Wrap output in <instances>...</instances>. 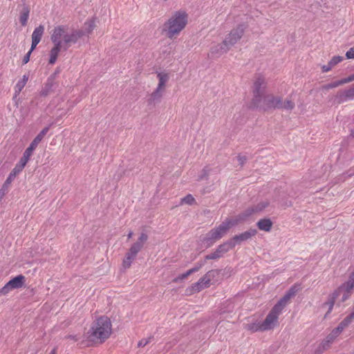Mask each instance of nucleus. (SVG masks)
Segmentation results:
<instances>
[{
    "instance_id": "58836bf2",
    "label": "nucleus",
    "mask_w": 354,
    "mask_h": 354,
    "mask_svg": "<svg viewBox=\"0 0 354 354\" xmlns=\"http://www.w3.org/2000/svg\"><path fill=\"white\" fill-rule=\"evenodd\" d=\"M85 25L87 26V32L90 33L93 31L95 28V21L93 20H89L85 23Z\"/></svg>"
},
{
    "instance_id": "4d7b16f0",
    "label": "nucleus",
    "mask_w": 354,
    "mask_h": 354,
    "mask_svg": "<svg viewBox=\"0 0 354 354\" xmlns=\"http://www.w3.org/2000/svg\"><path fill=\"white\" fill-rule=\"evenodd\" d=\"M133 234V232H132L131 230H130V231L129 232L128 234H127V238H128L129 239H131V238L132 237Z\"/></svg>"
},
{
    "instance_id": "a19ab883",
    "label": "nucleus",
    "mask_w": 354,
    "mask_h": 354,
    "mask_svg": "<svg viewBox=\"0 0 354 354\" xmlns=\"http://www.w3.org/2000/svg\"><path fill=\"white\" fill-rule=\"evenodd\" d=\"M33 51V50H32V48L30 47V49L29 50V51L25 55V56L24 57L23 59H22V64H27L29 60H30V55L32 53V52Z\"/></svg>"
},
{
    "instance_id": "4468645a",
    "label": "nucleus",
    "mask_w": 354,
    "mask_h": 354,
    "mask_svg": "<svg viewBox=\"0 0 354 354\" xmlns=\"http://www.w3.org/2000/svg\"><path fill=\"white\" fill-rule=\"evenodd\" d=\"M50 127H44L38 135L33 139V140L30 144L29 147L26 149L28 152L32 154L34 150L37 148L39 143L42 140L46 133L48 132Z\"/></svg>"
},
{
    "instance_id": "052dcab7",
    "label": "nucleus",
    "mask_w": 354,
    "mask_h": 354,
    "mask_svg": "<svg viewBox=\"0 0 354 354\" xmlns=\"http://www.w3.org/2000/svg\"><path fill=\"white\" fill-rule=\"evenodd\" d=\"M352 312L354 313V306L352 308Z\"/></svg>"
},
{
    "instance_id": "9d476101",
    "label": "nucleus",
    "mask_w": 354,
    "mask_h": 354,
    "mask_svg": "<svg viewBox=\"0 0 354 354\" xmlns=\"http://www.w3.org/2000/svg\"><path fill=\"white\" fill-rule=\"evenodd\" d=\"M244 31L245 27L243 24H240L236 28H233L223 40L225 45H227L230 48L243 37Z\"/></svg>"
},
{
    "instance_id": "f8f14e48",
    "label": "nucleus",
    "mask_w": 354,
    "mask_h": 354,
    "mask_svg": "<svg viewBox=\"0 0 354 354\" xmlns=\"http://www.w3.org/2000/svg\"><path fill=\"white\" fill-rule=\"evenodd\" d=\"M257 234V230L254 228H250L248 230L240 234L234 236L231 239L233 241L234 246L236 244H240L243 241H246L249 239H251L253 236H256Z\"/></svg>"
},
{
    "instance_id": "603ef678",
    "label": "nucleus",
    "mask_w": 354,
    "mask_h": 354,
    "mask_svg": "<svg viewBox=\"0 0 354 354\" xmlns=\"http://www.w3.org/2000/svg\"><path fill=\"white\" fill-rule=\"evenodd\" d=\"M328 342H329L330 344H332L335 339L336 338H335L333 336H332L330 333L326 336V337L325 338Z\"/></svg>"
},
{
    "instance_id": "9b49d317",
    "label": "nucleus",
    "mask_w": 354,
    "mask_h": 354,
    "mask_svg": "<svg viewBox=\"0 0 354 354\" xmlns=\"http://www.w3.org/2000/svg\"><path fill=\"white\" fill-rule=\"evenodd\" d=\"M213 272L214 270L208 271L197 282L193 283L191 286V291L194 292H198L203 289L209 287L211 277L214 276Z\"/></svg>"
},
{
    "instance_id": "ddd939ff",
    "label": "nucleus",
    "mask_w": 354,
    "mask_h": 354,
    "mask_svg": "<svg viewBox=\"0 0 354 354\" xmlns=\"http://www.w3.org/2000/svg\"><path fill=\"white\" fill-rule=\"evenodd\" d=\"M59 83L50 77H48L46 82L42 87L39 95L42 97H46L50 93L55 91V89L58 87Z\"/></svg>"
},
{
    "instance_id": "b1692460",
    "label": "nucleus",
    "mask_w": 354,
    "mask_h": 354,
    "mask_svg": "<svg viewBox=\"0 0 354 354\" xmlns=\"http://www.w3.org/2000/svg\"><path fill=\"white\" fill-rule=\"evenodd\" d=\"M348 101L347 98L345 96V94L342 91H339L334 97V102L340 104L345 102Z\"/></svg>"
},
{
    "instance_id": "5fc2aeb1",
    "label": "nucleus",
    "mask_w": 354,
    "mask_h": 354,
    "mask_svg": "<svg viewBox=\"0 0 354 354\" xmlns=\"http://www.w3.org/2000/svg\"><path fill=\"white\" fill-rule=\"evenodd\" d=\"M346 175L348 176H352L354 175V167L346 171Z\"/></svg>"
},
{
    "instance_id": "09e8293b",
    "label": "nucleus",
    "mask_w": 354,
    "mask_h": 354,
    "mask_svg": "<svg viewBox=\"0 0 354 354\" xmlns=\"http://www.w3.org/2000/svg\"><path fill=\"white\" fill-rule=\"evenodd\" d=\"M59 73H60V68H59V67H57L55 69V72L53 73H52L48 77H50L54 80H56V78Z\"/></svg>"
},
{
    "instance_id": "bb28decb",
    "label": "nucleus",
    "mask_w": 354,
    "mask_h": 354,
    "mask_svg": "<svg viewBox=\"0 0 354 354\" xmlns=\"http://www.w3.org/2000/svg\"><path fill=\"white\" fill-rule=\"evenodd\" d=\"M295 106V102L290 100H286L284 102L281 100V109L292 110Z\"/></svg>"
},
{
    "instance_id": "f257e3e1",
    "label": "nucleus",
    "mask_w": 354,
    "mask_h": 354,
    "mask_svg": "<svg viewBox=\"0 0 354 354\" xmlns=\"http://www.w3.org/2000/svg\"><path fill=\"white\" fill-rule=\"evenodd\" d=\"M84 35V32L80 29H73L69 32L66 26L60 25L55 27L50 35L54 46L50 51L49 64L53 65L61 50L66 51Z\"/></svg>"
},
{
    "instance_id": "423d86ee",
    "label": "nucleus",
    "mask_w": 354,
    "mask_h": 354,
    "mask_svg": "<svg viewBox=\"0 0 354 354\" xmlns=\"http://www.w3.org/2000/svg\"><path fill=\"white\" fill-rule=\"evenodd\" d=\"M149 236L145 232H142L137 241L131 246L122 261V266L124 269L130 268L133 261L136 259L138 253L142 250Z\"/></svg>"
},
{
    "instance_id": "6e6d98bb",
    "label": "nucleus",
    "mask_w": 354,
    "mask_h": 354,
    "mask_svg": "<svg viewBox=\"0 0 354 354\" xmlns=\"http://www.w3.org/2000/svg\"><path fill=\"white\" fill-rule=\"evenodd\" d=\"M186 272H187V274H188V276H189L190 274H192L193 273H195L192 268L187 270Z\"/></svg>"
},
{
    "instance_id": "473e14b6",
    "label": "nucleus",
    "mask_w": 354,
    "mask_h": 354,
    "mask_svg": "<svg viewBox=\"0 0 354 354\" xmlns=\"http://www.w3.org/2000/svg\"><path fill=\"white\" fill-rule=\"evenodd\" d=\"M222 257V255L218 252V251L216 250L214 252H212L205 257V259L207 260H213V259H218L219 258Z\"/></svg>"
},
{
    "instance_id": "8fccbe9b",
    "label": "nucleus",
    "mask_w": 354,
    "mask_h": 354,
    "mask_svg": "<svg viewBox=\"0 0 354 354\" xmlns=\"http://www.w3.org/2000/svg\"><path fill=\"white\" fill-rule=\"evenodd\" d=\"M346 327L343 324L342 322H340L338 326L335 328L336 330L339 332V333H342V332L346 328Z\"/></svg>"
},
{
    "instance_id": "0eeeda50",
    "label": "nucleus",
    "mask_w": 354,
    "mask_h": 354,
    "mask_svg": "<svg viewBox=\"0 0 354 354\" xmlns=\"http://www.w3.org/2000/svg\"><path fill=\"white\" fill-rule=\"evenodd\" d=\"M266 82L265 78L258 75L253 84L252 94L253 97L252 100V106H259V103L262 100V97L265 95V89L266 88Z\"/></svg>"
},
{
    "instance_id": "4be33fe9",
    "label": "nucleus",
    "mask_w": 354,
    "mask_h": 354,
    "mask_svg": "<svg viewBox=\"0 0 354 354\" xmlns=\"http://www.w3.org/2000/svg\"><path fill=\"white\" fill-rule=\"evenodd\" d=\"M32 153L25 150L24 152L23 156L20 158L19 161L16 164L15 167L19 168L21 171H22L30 160Z\"/></svg>"
},
{
    "instance_id": "c756f323",
    "label": "nucleus",
    "mask_w": 354,
    "mask_h": 354,
    "mask_svg": "<svg viewBox=\"0 0 354 354\" xmlns=\"http://www.w3.org/2000/svg\"><path fill=\"white\" fill-rule=\"evenodd\" d=\"M353 321L354 313L351 311L341 322H342L346 327H348Z\"/></svg>"
},
{
    "instance_id": "2f4dec72",
    "label": "nucleus",
    "mask_w": 354,
    "mask_h": 354,
    "mask_svg": "<svg viewBox=\"0 0 354 354\" xmlns=\"http://www.w3.org/2000/svg\"><path fill=\"white\" fill-rule=\"evenodd\" d=\"M10 183H7L6 181L4 182L2 185L1 189H0V201L3 198V196L8 192Z\"/></svg>"
},
{
    "instance_id": "aec40b11",
    "label": "nucleus",
    "mask_w": 354,
    "mask_h": 354,
    "mask_svg": "<svg viewBox=\"0 0 354 354\" xmlns=\"http://www.w3.org/2000/svg\"><path fill=\"white\" fill-rule=\"evenodd\" d=\"M257 225L259 230L269 232L272 228V222L270 218H262L257 223Z\"/></svg>"
},
{
    "instance_id": "a211bd4d",
    "label": "nucleus",
    "mask_w": 354,
    "mask_h": 354,
    "mask_svg": "<svg viewBox=\"0 0 354 354\" xmlns=\"http://www.w3.org/2000/svg\"><path fill=\"white\" fill-rule=\"evenodd\" d=\"M230 49V47L227 45H225V41H223L221 44L213 46L211 48L210 53L212 56L219 57L226 53Z\"/></svg>"
},
{
    "instance_id": "7c9ffc66",
    "label": "nucleus",
    "mask_w": 354,
    "mask_h": 354,
    "mask_svg": "<svg viewBox=\"0 0 354 354\" xmlns=\"http://www.w3.org/2000/svg\"><path fill=\"white\" fill-rule=\"evenodd\" d=\"M342 91L345 94V96L347 98L348 101L354 99V86H352L346 90H343Z\"/></svg>"
},
{
    "instance_id": "2eb2a0df",
    "label": "nucleus",
    "mask_w": 354,
    "mask_h": 354,
    "mask_svg": "<svg viewBox=\"0 0 354 354\" xmlns=\"http://www.w3.org/2000/svg\"><path fill=\"white\" fill-rule=\"evenodd\" d=\"M44 32V26L43 25H39L38 27L35 28L32 34V50H34L37 44L40 42Z\"/></svg>"
},
{
    "instance_id": "f704fd0d",
    "label": "nucleus",
    "mask_w": 354,
    "mask_h": 354,
    "mask_svg": "<svg viewBox=\"0 0 354 354\" xmlns=\"http://www.w3.org/2000/svg\"><path fill=\"white\" fill-rule=\"evenodd\" d=\"M209 171L210 169L208 168L207 167H205L202 170L201 174L198 176V180H201L207 178V176H209Z\"/></svg>"
},
{
    "instance_id": "49530a36",
    "label": "nucleus",
    "mask_w": 354,
    "mask_h": 354,
    "mask_svg": "<svg viewBox=\"0 0 354 354\" xmlns=\"http://www.w3.org/2000/svg\"><path fill=\"white\" fill-rule=\"evenodd\" d=\"M188 276V274H187V272H185V273L178 276L176 278H175L174 279V282H178L180 281H182L183 279H185V278H187Z\"/></svg>"
},
{
    "instance_id": "393cba45",
    "label": "nucleus",
    "mask_w": 354,
    "mask_h": 354,
    "mask_svg": "<svg viewBox=\"0 0 354 354\" xmlns=\"http://www.w3.org/2000/svg\"><path fill=\"white\" fill-rule=\"evenodd\" d=\"M269 205V202L268 201H261L258 204L253 205L252 207L255 214L259 213L262 212L264 209H266Z\"/></svg>"
},
{
    "instance_id": "e433bc0d",
    "label": "nucleus",
    "mask_w": 354,
    "mask_h": 354,
    "mask_svg": "<svg viewBox=\"0 0 354 354\" xmlns=\"http://www.w3.org/2000/svg\"><path fill=\"white\" fill-rule=\"evenodd\" d=\"M343 60V57L342 56H334L332 57V59L329 61L330 63V65L335 66L339 62H341Z\"/></svg>"
},
{
    "instance_id": "79ce46f5",
    "label": "nucleus",
    "mask_w": 354,
    "mask_h": 354,
    "mask_svg": "<svg viewBox=\"0 0 354 354\" xmlns=\"http://www.w3.org/2000/svg\"><path fill=\"white\" fill-rule=\"evenodd\" d=\"M333 67L334 66L330 65V63L328 62L327 65H323L322 66V71L323 73H326V72L330 71L332 69V68H333Z\"/></svg>"
},
{
    "instance_id": "cd10ccee",
    "label": "nucleus",
    "mask_w": 354,
    "mask_h": 354,
    "mask_svg": "<svg viewBox=\"0 0 354 354\" xmlns=\"http://www.w3.org/2000/svg\"><path fill=\"white\" fill-rule=\"evenodd\" d=\"M196 202V200L195 198H194V196L189 194L187 195H186L184 198H181V201H180V203L181 204H187V205H193L194 203H195Z\"/></svg>"
},
{
    "instance_id": "72a5a7b5",
    "label": "nucleus",
    "mask_w": 354,
    "mask_h": 354,
    "mask_svg": "<svg viewBox=\"0 0 354 354\" xmlns=\"http://www.w3.org/2000/svg\"><path fill=\"white\" fill-rule=\"evenodd\" d=\"M13 289L11 288V286H9V283H6V285L0 289V296L7 295Z\"/></svg>"
},
{
    "instance_id": "20e7f679",
    "label": "nucleus",
    "mask_w": 354,
    "mask_h": 354,
    "mask_svg": "<svg viewBox=\"0 0 354 354\" xmlns=\"http://www.w3.org/2000/svg\"><path fill=\"white\" fill-rule=\"evenodd\" d=\"M111 333V323L105 316L99 317L93 323L88 332V338L92 342L100 340V342L108 339Z\"/></svg>"
},
{
    "instance_id": "6ab92c4d",
    "label": "nucleus",
    "mask_w": 354,
    "mask_h": 354,
    "mask_svg": "<svg viewBox=\"0 0 354 354\" xmlns=\"http://www.w3.org/2000/svg\"><path fill=\"white\" fill-rule=\"evenodd\" d=\"M25 281V277L22 274H19L12 278L8 283H9V286H11L12 289H18L24 286Z\"/></svg>"
},
{
    "instance_id": "f3484780",
    "label": "nucleus",
    "mask_w": 354,
    "mask_h": 354,
    "mask_svg": "<svg viewBox=\"0 0 354 354\" xmlns=\"http://www.w3.org/2000/svg\"><path fill=\"white\" fill-rule=\"evenodd\" d=\"M19 7H21L19 11V21L22 26H26L28 23V19L30 15V8L26 3L19 5Z\"/></svg>"
},
{
    "instance_id": "37998d69",
    "label": "nucleus",
    "mask_w": 354,
    "mask_h": 354,
    "mask_svg": "<svg viewBox=\"0 0 354 354\" xmlns=\"http://www.w3.org/2000/svg\"><path fill=\"white\" fill-rule=\"evenodd\" d=\"M347 59H354V47L351 48L346 53Z\"/></svg>"
},
{
    "instance_id": "c03bdc74",
    "label": "nucleus",
    "mask_w": 354,
    "mask_h": 354,
    "mask_svg": "<svg viewBox=\"0 0 354 354\" xmlns=\"http://www.w3.org/2000/svg\"><path fill=\"white\" fill-rule=\"evenodd\" d=\"M238 161L239 162V165L242 167L245 162L247 161V157L245 156L239 155L237 156Z\"/></svg>"
},
{
    "instance_id": "dca6fc26",
    "label": "nucleus",
    "mask_w": 354,
    "mask_h": 354,
    "mask_svg": "<svg viewBox=\"0 0 354 354\" xmlns=\"http://www.w3.org/2000/svg\"><path fill=\"white\" fill-rule=\"evenodd\" d=\"M255 212L252 206L247 208L241 213L239 214L234 218H232V221L236 222V225L241 222L248 220L252 215L254 214Z\"/></svg>"
},
{
    "instance_id": "412c9836",
    "label": "nucleus",
    "mask_w": 354,
    "mask_h": 354,
    "mask_svg": "<svg viewBox=\"0 0 354 354\" xmlns=\"http://www.w3.org/2000/svg\"><path fill=\"white\" fill-rule=\"evenodd\" d=\"M233 248H234V244L233 241H231V239H230L227 241L223 243V244L219 245L216 250L223 257L224 254L230 250L232 249Z\"/></svg>"
},
{
    "instance_id": "7ed1b4c3",
    "label": "nucleus",
    "mask_w": 354,
    "mask_h": 354,
    "mask_svg": "<svg viewBox=\"0 0 354 354\" xmlns=\"http://www.w3.org/2000/svg\"><path fill=\"white\" fill-rule=\"evenodd\" d=\"M187 18V14L185 11L175 12L164 24L162 31L166 32L168 38H176L186 26Z\"/></svg>"
},
{
    "instance_id": "c85d7f7f",
    "label": "nucleus",
    "mask_w": 354,
    "mask_h": 354,
    "mask_svg": "<svg viewBox=\"0 0 354 354\" xmlns=\"http://www.w3.org/2000/svg\"><path fill=\"white\" fill-rule=\"evenodd\" d=\"M340 85H342V83L339 80H337V81H335V82H331V83H329V84L322 86V90H329L331 88H336Z\"/></svg>"
},
{
    "instance_id": "39448f33",
    "label": "nucleus",
    "mask_w": 354,
    "mask_h": 354,
    "mask_svg": "<svg viewBox=\"0 0 354 354\" xmlns=\"http://www.w3.org/2000/svg\"><path fill=\"white\" fill-rule=\"evenodd\" d=\"M236 225V222L232 219H227L222 222L218 227L212 229L205 236L203 241L207 243L208 246L212 245L216 241L221 239L228 231V230Z\"/></svg>"
},
{
    "instance_id": "13d9d810",
    "label": "nucleus",
    "mask_w": 354,
    "mask_h": 354,
    "mask_svg": "<svg viewBox=\"0 0 354 354\" xmlns=\"http://www.w3.org/2000/svg\"><path fill=\"white\" fill-rule=\"evenodd\" d=\"M49 354H56V349L55 348H53L50 353Z\"/></svg>"
},
{
    "instance_id": "3c124183",
    "label": "nucleus",
    "mask_w": 354,
    "mask_h": 354,
    "mask_svg": "<svg viewBox=\"0 0 354 354\" xmlns=\"http://www.w3.org/2000/svg\"><path fill=\"white\" fill-rule=\"evenodd\" d=\"M324 351L326 350L322 348L321 344H319L315 350V354H322Z\"/></svg>"
},
{
    "instance_id": "4c0bfd02",
    "label": "nucleus",
    "mask_w": 354,
    "mask_h": 354,
    "mask_svg": "<svg viewBox=\"0 0 354 354\" xmlns=\"http://www.w3.org/2000/svg\"><path fill=\"white\" fill-rule=\"evenodd\" d=\"M206 263V260L204 259V260H200L199 261H198L194 267L192 268V269L194 270V272H198Z\"/></svg>"
},
{
    "instance_id": "de8ad7c7",
    "label": "nucleus",
    "mask_w": 354,
    "mask_h": 354,
    "mask_svg": "<svg viewBox=\"0 0 354 354\" xmlns=\"http://www.w3.org/2000/svg\"><path fill=\"white\" fill-rule=\"evenodd\" d=\"M65 339H71L73 340V342H77L80 339V337L77 335H68L65 337Z\"/></svg>"
},
{
    "instance_id": "864d4df0",
    "label": "nucleus",
    "mask_w": 354,
    "mask_h": 354,
    "mask_svg": "<svg viewBox=\"0 0 354 354\" xmlns=\"http://www.w3.org/2000/svg\"><path fill=\"white\" fill-rule=\"evenodd\" d=\"M330 334L335 338H337L340 335V333H339V332L336 330L335 328L332 330Z\"/></svg>"
},
{
    "instance_id": "6e6552de",
    "label": "nucleus",
    "mask_w": 354,
    "mask_h": 354,
    "mask_svg": "<svg viewBox=\"0 0 354 354\" xmlns=\"http://www.w3.org/2000/svg\"><path fill=\"white\" fill-rule=\"evenodd\" d=\"M159 82L157 88L151 94L150 97L148 100L149 104H153L159 102L162 97L163 92L165 91V84L169 81V75L168 73L159 72L157 73Z\"/></svg>"
},
{
    "instance_id": "f03ea898",
    "label": "nucleus",
    "mask_w": 354,
    "mask_h": 354,
    "mask_svg": "<svg viewBox=\"0 0 354 354\" xmlns=\"http://www.w3.org/2000/svg\"><path fill=\"white\" fill-rule=\"evenodd\" d=\"M299 290V285L295 284L292 286L285 295L272 307L263 322L261 323L254 322L247 324L245 326V328L252 333L257 331H265L272 328L274 322L277 321L278 317L281 313L283 309L286 306L290 300L296 295Z\"/></svg>"
},
{
    "instance_id": "c9c22d12",
    "label": "nucleus",
    "mask_w": 354,
    "mask_h": 354,
    "mask_svg": "<svg viewBox=\"0 0 354 354\" xmlns=\"http://www.w3.org/2000/svg\"><path fill=\"white\" fill-rule=\"evenodd\" d=\"M153 339V337H149L148 338H143L141 340H140L138 343V347H144L147 344H148L149 342H151V339Z\"/></svg>"
},
{
    "instance_id": "bf43d9fd",
    "label": "nucleus",
    "mask_w": 354,
    "mask_h": 354,
    "mask_svg": "<svg viewBox=\"0 0 354 354\" xmlns=\"http://www.w3.org/2000/svg\"><path fill=\"white\" fill-rule=\"evenodd\" d=\"M350 136L352 138H354V129H351Z\"/></svg>"
},
{
    "instance_id": "a878e982",
    "label": "nucleus",
    "mask_w": 354,
    "mask_h": 354,
    "mask_svg": "<svg viewBox=\"0 0 354 354\" xmlns=\"http://www.w3.org/2000/svg\"><path fill=\"white\" fill-rule=\"evenodd\" d=\"M21 171L19 168H17L15 166V167L10 171V174L8 175V178L6 180L7 183L11 184V183L14 180V179L17 176V175L19 174Z\"/></svg>"
},
{
    "instance_id": "5701e85b",
    "label": "nucleus",
    "mask_w": 354,
    "mask_h": 354,
    "mask_svg": "<svg viewBox=\"0 0 354 354\" xmlns=\"http://www.w3.org/2000/svg\"><path fill=\"white\" fill-rule=\"evenodd\" d=\"M28 80V75H24L23 76L22 79L20 80L19 81H18V82L17 83V84L15 86V93L17 94H19L21 91V90L24 88Z\"/></svg>"
},
{
    "instance_id": "ea45409f",
    "label": "nucleus",
    "mask_w": 354,
    "mask_h": 354,
    "mask_svg": "<svg viewBox=\"0 0 354 354\" xmlns=\"http://www.w3.org/2000/svg\"><path fill=\"white\" fill-rule=\"evenodd\" d=\"M342 85L354 81V73L346 78L340 80Z\"/></svg>"
},
{
    "instance_id": "a18cd8bd",
    "label": "nucleus",
    "mask_w": 354,
    "mask_h": 354,
    "mask_svg": "<svg viewBox=\"0 0 354 354\" xmlns=\"http://www.w3.org/2000/svg\"><path fill=\"white\" fill-rule=\"evenodd\" d=\"M320 344L322 345V348L325 349L326 351L328 350L332 345L329 342H328L326 339H323Z\"/></svg>"
},
{
    "instance_id": "1a4fd4ad",
    "label": "nucleus",
    "mask_w": 354,
    "mask_h": 354,
    "mask_svg": "<svg viewBox=\"0 0 354 354\" xmlns=\"http://www.w3.org/2000/svg\"><path fill=\"white\" fill-rule=\"evenodd\" d=\"M281 97L275 96L273 94H268L262 97L259 106H253L252 107L267 111L270 109H281Z\"/></svg>"
}]
</instances>
